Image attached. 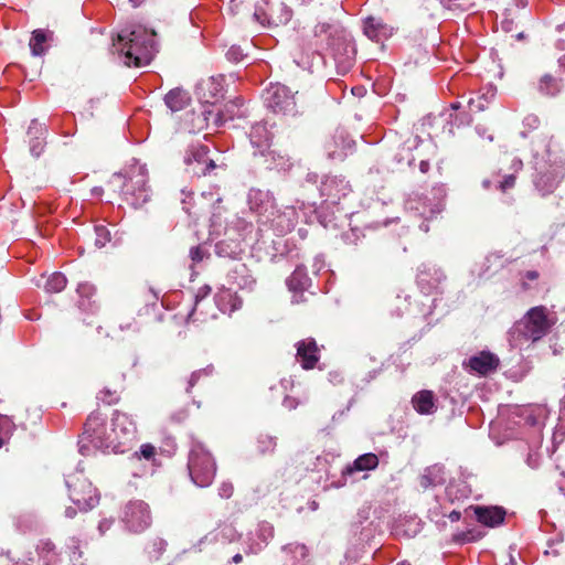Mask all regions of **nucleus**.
<instances>
[{
	"label": "nucleus",
	"instance_id": "20e7f679",
	"mask_svg": "<svg viewBox=\"0 0 565 565\" xmlns=\"http://www.w3.org/2000/svg\"><path fill=\"white\" fill-rule=\"evenodd\" d=\"M189 475L193 483L209 487L216 475V463L211 452L201 444L193 443L188 460Z\"/></svg>",
	"mask_w": 565,
	"mask_h": 565
},
{
	"label": "nucleus",
	"instance_id": "4c0bfd02",
	"mask_svg": "<svg viewBox=\"0 0 565 565\" xmlns=\"http://www.w3.org/2000/svg\"><path fill=\"white\" fill-rule=\"evenodd\" d=\"M95 245L98 248L104 247L110 241V232L104 225L95 226Z\"/></svg>",
	"mask_w": 565,
	"mask_h": 565
},
{
	"label": "nucleus",
	"instance_id": "c03bdc74",
	"mask_svg": "<svg viewBox=\"0 0 565 565\" xmlns=\"http://www.w3.org/2000/svg\"><path fill=\"white\" fill-rule=\"evenodd\" d=\"M226 57L228 61L237 63L243 60L244 54L239 46H231L226 52Z\"/></svg>",
	"mask_w": 565,
	"mask_h": 565
},
{
	"label": "nucleus",
	"instance_id": "4468645a",
	"mask_svg": "<svg viewBox=\"0 0 565 565\" xmlns=\"http://www.w3.org/2000/svg\"><path fill=\"white\" fill-rule=\"evenodd\" d=\"M435 192L437 196V201L435 203H430L427 198L419 199L418 201L411 200L408 202L409 209L417 211L425 220L439 214L444 210V198L446 193L443 186L435 189Z\"/></svg>",
	"mask_w": 565,
	"mask_h": 565
},
{
	"label": "nucleus",
	"instance_id": "ea45409f",
	"mask_svg": "<svg viewBox=\"0 0 565 565\" xmlns=\"http://www.w3.org/2000/svg\"><path fill=\"white\" fill-rule=\"evenodd\" d=\"M156 456V448L151 444H143L134 457L137 459L145 458L146 460H153Z\"/></svg>",
	"mask_w": 565,
	"mask_h": 565
},
{
	"label": "nucleus",
	"instance_id": "423d86ee",
	"mask_svg": "<svg viewBox=\"0 0 565 565\" xmlns=\"http://www.w3.org/2000/svg\"><path fill=\"white\" fill-rule=\"evenodd\" d=\"M110 183L121 184L124 199L136 209L141 207L150 200L151 191L148 186L147 174L141 168L126 181L121 174H114Z\"/></svg>",
	"mask_w": 565,
	"mask_h": 565
},
{
	"label": "nucleus",
	"instance_id": "7c9ffc66",
	"mask_svg": "<svg viewBox=\"0 0 565 565\" xmlns=\"http://www.w3.org/2000/svg\"><path fill=\"white\" fill-rule=\"evenodd\" d=\"M76 291L81 298L78 300V307L83 310H89L92 308L90 299L96 292L95 286L89 282H81Z\"/></svg>",
	"mask_w": 565,
	"mask_h": 565
},
{
	"label": "nucleus",
	"instance_id": "cd10ccee",
	"mask_svg": "<svg viewBox=\"0 0 565 565\" xmlns=\"http://www.w3.org/2000/svg\"><path fill=\"white\" fill-rule=\"evenodd\" d=\"M445 469L440 465H434L426 468L420 476V486L424 489L443 484L445 482Z\"/></svg>",
	"mask_w": 565,
	"mask_h": 565
},
{
	"label": "nucleus",
	"instance_id": "37998d69",
	"mask_svg": "<svg viewBox=\"0 0 565 565\" xmlns=\"http://www.w3.org/2000/svg\"><path fill=\"white\" fill-rule=\"evenodd\" d=\"M98 398L104 403L111 405L119 399V395L116 391L103 390L98 394Z\"/></svg>",
	"mask_w": 565,
	"mask_h": 565
},
{
	"label": "nucleus",
	"instance_id": "c85d7f7f",
	"mask_svg": "<svg viewBox=\"0 0 565 565\" xmlns=\"http://www.w3.org/2000/svg\"><path fill=\"white\" fill-rule=\"evenodd\" d=\"M255 535L259 540L257 544H250L246 554H257L259 553L274 536V527L269 523H260L256 530Z\"/></svg>",
	"mask_w": 565,
	"mask_h": 565
},
{
	"label": "nucleus",
	"instance_id": "6ab92c4d",
	"mask_svg": "<svg viewBox=\"0 0 565 565\" xmlns=\"http://www.w3.org/2000/svg\"><path fill=\"white\" fill-rule=\"evenodd\" d=\"M443 278L444 274L429 264H423L418 268L417 282L424 292H428L431 288L437 287Z\"/></svg>",
	"mask_w": 565,
	"mask_h": 565
},
{
	"label": "nucleus",
	"instance_id": "69168bd1",
	"mask_svg": "<svg viewBox=\"0 0 565 565\" xmlns=\"http://www.w3.org/2000/svg\"><path fill=\"white\" fill-rule=\"evenodd\" d=\"M526 276L530 279H536L539 275L536 271H529Z\"/></svg>",
	"mask_w": 565,
	"mask_h": 565
},
{
	"label": "nucleus",
	"instance_id": "7ed1b4c3",
	"mask_svg": "<svg viewBox=\"0 0 565 565\" xmlns=\"http://www.w3.org/2000/svg\"><path fill=\"white\" fill-rule=\"evenodd\" d=\"M565 177V157L546 150V158L535 160L534 185L542 194L547 195L555 191Z\"/></svg>",
	"mask_w": 565,
	"mask_h": 565
},
{
	"label": "nucleus",
	"instance_id": "864d4df0",
	"mask_svg": "<svg viewBox=\"0 0 565 565\" xmlns=\"http://www.w3.org/2000/svg\"><path fill=\"white\" fill-rule=\"evenodd\" d=\"M448 518L451 522H457L460 520L461 513L459 511L454 510L449 513Z\"/></svg>",
	"mask_w": 565,
	"mask_h": 565
},
{
	"label": "nucleus",
	"instance_id": "dca6fc26",
	"mask_svg": "<svg viewBox=\"0 0 565 565\" xmlns=\"http://www.w3.org/2000/svg\"><path fill=\"white\" fill-rule=\"evenodd\" d=\"M319 358V348L315 339L308 338L297 343V360L300 362L302 369H313Z\"/></svg>",
	"mask_w": 565,
	"mask_h": 565
},
{
	"label": "nucleus",
	"instance_id": "bf43d9fd",
	"mask_svg": "<svg viewBox=\"0 0 565 565\" xmlns=\"http://www.w3.org/2000/svg\"><path fill=\"white\" fill-rule=\"evenodd\" d=\"M258 542H259V540H258L257 537L255 539V537H253V536H249V537H248V540H247V542H246L247 547H246L245 552L248 550V547H249V545H250V544H257Z\"/></svg>",
	"mask_w": 565,
	"mask_h": 565
},
{
	"label": "nucleus",
	"instance_id": "680f3d73",
	"mask_svg": "<svg viewBox=\"0 0 565 565\" xmlns=\"http://www.w3.org/2000/svg\"><path fill=\"white\" fill-rule=\"evenodd\" d=\"M345 51L348 53V61L350 62L352 60V57L349 55V53L353 54L354 53V47L351 46V45H348Z\"/></svg>",
	"mask_w": 565,
	"mask_h": 565
},
{
	"label": "nucleus",
	"instance_id": "c756f323",
	"mask_svg": "<svg viewBox=\"0 0 565 565\" xmlns=\"http://www.w3.org/2000/svg\"><path fill=\"white\" fill-rule=\"evenodd\" d=\"M191 100L189 93L181 88L171 89L164 97L166 105L172 111H179L185 108Z\"/></svg>",
	"mask_w": 565,
	"mask_h": 565
},
{
	"label": "nucleus",
	"instance_id": "f704fd0d",
	"mask_svg": "<svg viewBox=\"0 0 565 565\" xmlns=\"http://www.w3.org/2000/svg\"><path fill=\"white\" fill-rule=\"evenodd\" d=\"M276 438L266 434H260L256 440V450L259 455L271 454L276 448Z\"/></svg>",
	"mask_w": 565,
	"mask_h": 565
},
{
	"label": "nucleus",
	"instance_id": "2eb2a0df",
	"mask_svg": "<svg viewBox=\"0 0 565 565\" xmlns=\"http://www.w3.org/2000/svg\"><path fill=\"white\" fill-rule=\"evenodd\" d=\"M499 363V358L495 354L482 351L469 358L465 365L469 369V372H473L479 375H488L498 369Z\"/></svg>",
	"mask_w": 565,
	"mask_h": 565
},
{
	"label": "nucleus",
	"instance_id": "5fc2aeb1",
	"mask_svg": "<svg viewBox=\"0 0 565 565\" xmlns=\"http://www.w3.org/2000/svg\"><path fill=\"white\" fill-rule=\"evenodd\" d=\"M430 168V164L427 160H422L420 163H419V170L423 172V173H426L428 172Z\"/></svg>",
	"mask_w": 565,
	"mask_h": 565
},
{
	"label": "nucleus",
	"instance_id": "473e14b6",
	"mask_svg": "<svg viewBox=\"0 0 565 565\" xmlns=\"http://www.w3.org/2000/svg\"><path fill=\"white\" fill-rule=\"evenodd\" d=\"M212 288L209 285H204L200 287L194 296V306L191 312L188 315L189 321H198L200 318L198 317V312L200 310V306L202 301L210 296Z\"/></svg>",
	"mask_w": 565,
	"mask_h": 565
},
{
	"label": "nucleus",
	"instance_id": "aec40b11",
	"mask_svg": "<svg viewBox=\"0 0 565 565\" xmlns=\"http://www.w3.org/2000/svg\"><path fill=\"white\" fill-rule=\"evenodd\" d=\"M239 533L233 524H221L216 530L206 534L202 542L230 544L239 539Z\"/></svg>",
	"mask_w": 565,
	"mask_h": 565
},
{
	"label": "nucleus",
	"instance_id": "e2e57ef3",
	"mask_svg": "<svg viewBox=\"0 0 565 565\" xmlns=\"http://www.w3.org/2000/svg\"><path fill=\"white\" fill-rule=\"evenodd\" d=\"M242 559H243V557H242V555H241L239 553H237V554H235V555L233 556V562H234L235 564L241 563V562H242Z\"/></svg>",
	"mask_w": 565,
	"mask_h": 565
},
{
	"label": "nucleus",
	"instance_id": "4d7b16f0",
	"mask_svg": "<svg viewBox=\"0 0 565 565\" xmlns=\"http://www.w3.org/2000/svg\"><path fill=\"white\" fill-rule=\"evenodd\" d=\"M109 526H110V522H108V521H103V522H100V523H99V525H98V530L100 531V533H104V531H105L106 529H108Z\"/></svg>",
	"mask_w": 565,
	"mask_h": 565
},
{
	"label": "nucleus",
	"instance_id": "f257e3e1",
	"mask_svg": "<svg viewBox=\"0 0 565 565\" xmlns=\"http://www.w3.org/2000/svg\"><path fill=\"white\" fill-rule=\"evenodd\" d=\"M114 47L127 66L141 67L149 64L154 54V33L137 26L118 34Z\"/></svg>",
	"mask_w": 565,
	"mask_h": 565
},
{
	"label": "nucleus",
	"instance_id": "1a4fd4ad",
	"mask_svg": "<svg viewBox=\"0 0 565 565\" xmlns=\"http://www.w3.org/2000/svg\"><path fill=\"white\" fill-rule=\"evenodd\" d=\"M265 103L276 114L296 113L295 97L288 87L281 84L270 85L265 93Z\"/></svg>",
	"mask_w": 565,
	"mask_h": 565
},
{
	"label": "nucleus",
	"instance_id": "774afa93",
	"mask_svg": "<svg viewBox=\"0 0 565 565\" xmlns=\"http://www.w3.org/2000/svg\"><path fill=\"white\" fill-rule=\"evenodd\" d=\"M298 4H306L309 3L311 0H294Z\"/></svg>",
	"mask_w": 565,
	"mask_h": 565
},
{
	"label": "nucleus",
	"instance_id": "2f4dec72",
	"mask_svg": "<svg viewBox=\"0 0 565 565\" xmlns=\"http://www.w3.org/2000/svg\"><path fill=\"white\" fill-rule=\"evenodd\" d=\"M49 40V33L44 30H35L30 40V49L33 55H42L46 51L45 43Z\"/></svg>",
	"mask_w": 565,
	"mask_h": 565
},
{
	"label": "nucleus",
	"instance_id": "de8ad7c7",
	"mask_svg": "<svg viewBox=\"0 0 565 565\" xmlns=\"http://www.w3.org/2000/svg\"><path fill=\"white\" fill-rule=\"evenodd\" d=\"M526 463L532 469H535L540 466V456L536 452H530L526 457Z\"/></svg>",
	"mask_w": 565,
	"mask_h": 565
},
{
	"label": "nucleus",
	"instance_id": "79ce46f5",
	"mask_svg": "<svg viewBox=\"0 0 565 565\" xmlns=\"http://www.w3.org/2000/svg\"><path fill=\"white\" fill-rule=\"evenodd\" d=\"M213 115L212 110L204 109L202 113L194 119L193 129L202 130L209 125V116Z\"/></svg>",
	"mask_w": 565,
	"mask_h": 565
},
{
	"label": "nucleus",
	"instance_id": "393cba45",
	"mask_svg": "<svg viewBox=\"0 0 565 565\" xmlns=\"http://www.w3.org/2000/svg\"><path fill=\"white\" fill-rule=\"evenodd\" d=\"M215 303L223 313H232L241 307V300L231 289L221 288L215 295Z\"/></svg>",
	"mask_w": 565,
	"mask_h": 565
},
{
	"label": "nucleus",
	"instance_id": "0eeeda50",
	"mask_svg": "<svg viewBox=\"0 0 565 565\" xmlns=\"http://www.w3.org/2000/svg\"><path fill=\"white\" fill-rule=\"evenodd\" d=\"M70 499L82 511L93 509L99 501V495L92 482L82 473L70 475L66 479Z\"/></svg>",
	"mask_w": 565,
	"mask_h": 565
},
{
	"label": "nucleus",
	"instance_id": "5701e85b",
	"mask_svg": "<svg viewBox=\"0 0 565 565\" xmlns=\"http://www.w3.org/2000/svg\"><path fill=\"white\" fill-rule=\"evenodd\" d=\"M563 88V81L558 77L553 76L552 74H543L536 84L537 92L547 97L557 96Z\"/></svg>",
	"mask_w": 565,
	"mask_h": 565
},
{
	"label": "nucleus",
	"instance_id": "f03ea898",
	"mask_svg": "<svg viewBox=\"0 0 565 565\" xmlns=\"http://www.w3.org/2000/svg\"><path fill=\"white\" fill-rule=\"evenodd\" d=\"M557 316L545 306L531 308L514 326V333L524 340L540 341L557 323Z\"/></svg>",
	"mask_w": 565,
	"mask_h": 565
},
{
	"label": "nucleus",
	"instance_id": "13d9d810",
	"mask_svg": "<svg viewBox=\"0 0 565 565\" xmlns=\"http://www.w3.org/2000/svg\"><path fill=\"white\" fill-rule=\"evenodd\" d=\"M92 193L94 196H100L103 194V188L100 186H95L92 189Z\"/></svg>",
	"mask_w": 565,
	"mask_h": 565
},
{
	"label": "nucleus",
	"instance_id": "6e6552de",
	"mask_svg": "<svg viewBox=\"0 0 565 565\" xmlns=\"http://www.w3.org/2000/svg\"><path fill=\"white\" fill-rule=\"evenodd\" d=\"M110 428L107 429L105 420L99 413H92L84 424V431L82 435V447H86L87 444L92 445L96 449L104 451H110Z\"/></svg>",
	"mask_w": 565,
	"mask_h": 565
},
{
	"label": "nucleus",
	"instance_id": "4be33fe9",
	"mask_svg": "<svg viewBox=\"0 0 565 565\" xmlns=\"http://www.w3.org/2000/svg\"><path fill=\"white\" fill-rule=\"evenodd\" d=\"M364 33L369 39L380 41L392 34V28L385 24L381 19L369 17L364 21Z\"/></svg>",
	"mask_w": 565,
	"mask_h": 565
},
{
	"label": "nucleus",
	"instance_id": "58836bf2",
	"mask_svg": "<svg viewBox=\"0 0 565 565\" xmlns=\"http://www.w3.org/2000/svg\"><path fill=\"white\" fill-rule=\"evenodd\" d=\"M212 372H213L212 365H209L207 367L194 371L189 379L186 392H190L202 376H209Z\"/></svg>",
	"mask_w": 565,
	"mask_h": 565
},
{
	"label": "nucleus",
	"instance_id": "a18cd8bd",
	"mask_svg": "<svg viewBox=\"0 0 565 565\" xmlns=\"http://www.w3.org/2000/svg\"><path fill=\"white\" fill-rule=\"evenodd\" d=\"M234 487L232 482L224 481L218 487V495L223 499H228L233 495Z\"/></svg>",
	"mask_w": 565,
	"mask_h": 565
},
{
	"label": "nucleus",
	"instance_id": "338daca9",
	"mask_svg": "<svg viewBox=\"0 0 565 565\" xmlns=\"http://www.w3.org/2000/svg\"><path fill=\"white\" fill-rule=\"evenodd\" d=\"M214 119H215V125L216 126H220L222 124V119H221V117L217 114L214 115Z\"/></svg>",
	"mask_w": 565,
	"mask_h": 565
},
{
	"label": "nucleus",
	"instance_id": "09e8293b",
	"mask_svg": "<svg viewBox=\"0 0 565 565\" xmlns=\"http://www.w3.org/2000/svg\"><path fill=\"white\" fill-rule=\"evenodd\" d=\"M515 183V177L510 174L508 177L504 178V180L502 182H500V189L502 191H505L508 189H511Z\"/></svg>",
	"mask_w": 565,
	"mask_h": 565
},
{
	"label": "nucleus",
	"instance_id": "603ef678",
	"mask_svg": "<svg viewBox=\"0 0 565 565\" xmlns=\"http://www.w3.org/2000/svg\"><path fill=\"white\" fill-rule=\"evenodd\" d=\"M284 406L288 409H294V408H296L297 403L292 397H286L284 399Z\"/></svg>",
	"mask_w": 565,
	"mask_h": 565
},
{
	"label": "nucleus",
	"instance_id": "412c9836",
	"mask_svg": "<svg viewBox=\"0 0 565 565\" xmlns=\"http://www.w3.org/2000/svg\"><path fill=\"white\" fill-rule=\"evenodd\" d=\"M477 520L487 526H497L504 521L505 511L499 507H477Z\"/></svg>",
	"mask_w": 565,
	"mask_h": 565
},
{
	"label": "nucleus",
	"instance_id": "a19ab883",
	"mask_svg": "<svg viewBox=\"0 0 565 565\" xmlns=\"http://www.w3.org/2000/svg\"><path fill=\"white\" fill-rule=\"evenodd\" d=\"M488 103L489 100L484 96H478L468 100V107L473 113L482 111L487 108Z\"/></svg>",
	"mask_w": 565,
	"mask_h": 565
},
{
	"label": "nucleus",
	"instance_id": "49530a36",
	"mask_svg": "<svg viewBox=\"0 0 565 565\" xmlns=\"http://www.w3.org/2000/svg\"><path fill=\"white\" fill-rule=\"evenodd\" d=\"M190 257L193 264L200 263L205 257V252L200 246L190 249Z\"/></svg>",
	"mask_w": 565,
	"mask_h": 565
},
{
	"label": "nucleus",
	"instance_id": "8fccbe9b",
	"mask_svg": "<svg viewBox=\"0 0 565 565\" xmlns=\"http://www.w3.org/2000/svg\"><path fill=\"white\" fill-rule=\"evenodd\" d=\"M524 121H525V125H527L529 127H532V128H536L540 124L539 118L534 115L527 116Z\"/></svg>",
	"mask_w": 565,
	"mask_h": 565
},
{
	"label": "nucleus",
	"instance_id": "6e6d98bb",
	"mask_svg": "<svg viewBox=\"0 0 565 565\" xmlns=\"http://www.w3.org/2000/svg\"><path fill=\"white\" fill-rule=\"evenodd\" d=\"M76 514V510L73 509L72 507H68L65 509V516L68 518V519H72L74 518Z\"/></svg>",
	"mask_w": 565,
	"mask_h": 565
},
{
	"label": "nucleus",
	"instance_id": "b1692460",
	"mask_svg": "<svg viewBox=\"0 0 565 565\" xmlns=\"http://www.w3.org/2000/svg\"><path fill=\"white\" fill-rule=\"evenodd\" d=\"M28 135L30 137V151L33 156L39 157L44 149L46 129L36 120H32Z\"/></svg>",
	"mask_w": 565,
	"mask_h": 565
},
{
	"label": "nucleus",
	"instance_id": "39448f33",
	"mask_svg": "<svg viewBox=\"0 0 565 565\" xmlns=\"http://www.w3.org/2000/svg\"><path fill=\"white\" fill-rule=\"evenodd\" d=\"M137 440V426L134 419L126 413L115 411L110 422L111 452H126Z\"/></svg>",
	"mask_w": 565,
	"mask_h": 565
},
{
	"label": "nucleus",
	"instance_id": "a211bd4d",
	"mask_svg": "<svg viewBox=\"0 0 565 565\" xmlns=\"http://www.w3.org/2000/svg\"><path fill=\"white\" fill-rule=\"evenodd\" d=\"M379 457L373 452H367L359 456L351 465H348L343 471L342 477L347 480L355 472L371 471L377 468Z\"/></svg>",
	"mask_w": 565,
	"mask_h": 565
},
{
	"label": "nucleus",
	"instance_id": "3c124183",
	"mask_svg": "<svg viewBox=\"0 0 565 565\" xmlns=\"http://www.w3.org/2000/svg\"><path fill=\"white\" fill-rule=\"evenodd\" d=\"M419 138L417 136L413 137V138H409L406 143H407V149L411 150L413 148H417V146L419 145Z\"/></svg>",
	"mask_w": 565,
	"mask_h": 565
},
{
	"label": "nucleus",
	"instance_id": "052dcab7",
	"mask_svg": "<svg viewBox=\"0 0 565 565\" xmlns=\"http://www.w3.org/2000/svg\"><path fill=\"white\" fill-rule=\"evenodd\" d=\"M512 166H513L514 170H520L522 168L523 163L520 159H514Z\"/></svg>",
	"mask_w": 565,
	"mask_h": 565
},
{
	"label": "nucleus",
	"instance_id": "72a5a7b5",
	"mask_svg": "<svg viewBox=\"0 0 565 565\" xmlns=\"http://www.w3.org/2000/svg\"><path fill=\"white\" fill-rule=\"evenodd\" d=\"M308 280L309 278L303 268L297 267L287 279V285L290 290H302L306 287Z\"/></svg>",
	"mask_w": 565,
	"mask_h": 565
},
{
	"label": "nucleus",
	"instance_id": "a878e982",
	"mask_svg": "<svg viewBox=\"0 0 565 565\" xmlns=\"http://www.w3.org/2000/svg\"><path fill=\"white\" fill-rule=\"evenodd\" d=\"M412 403L414 408L419 414H433L436 411V403H435V395L431 391H420L416 393L413 398Z\"/></svg>",
	"mask_w": 565,
	"mask_h": 565
},
{
	"label": "nucleus",
	"instance_id": "c9c22d12",
	"mask_svg": "<svg viewBox=\"0 0 565 565\" xmlns=\"http://www.w3.org/2000/svg\"><path fill=\"white\" fill-rule=\"evenodd\" d=\"M67 284L66 277L62 273L52 274L45 284V289L49 292H60Z\"/></svg>",
	"mask_w": 565,
	"mask_h": 565
},
{
	"label": "nucleus",
	"instance_id": "9b49d317",
	"mask_svg": "<svg viewBox=\"0 0 565 565\" xmlns=\"http://www.w3.org/2000/svg\"><path fill=\"white\" fill-rule=\"evenodd\" d=\"M209 148L198 143L189 147L184 154V163L192 167V172L196 175H205L216 168L214 160L207 157Z\"/></svg>",
	"mask_w": 565,
	"mask_h": 565
},
{
	"label": "nucleus",
	"instance_id": "e433bc0d",
	"mask_svg": "<svg viewBox=\"0 0 565 565\" xmlns=\"http://www.w3.org/2000/svg\"><path fill=\"white\" fill-rule=\"evenodd\" d=\"M166 547L167 542L160 537H156L147 544L146 551L150 559L157 561L163 554Z\"/></svg>",
	"mask_w": 565,
	"mask_h": 565
},
{
	"label": "nucleus",
	"instance_id": "0e129e2a",
	"mask_svg": "<svg viewBox=\"0 0 565 565\" xmlns=\"http://www.w3.org/2000/svg\"><path fill=\"white\" fill-rule=\"evenodd\" d=\"M145 0H129L132 7H139Z\"/></svg>",
	"mask_w": 565,
	"mask_h": 565
},
{
	"label": "nucleus",
	"instance_id": "f3484780",
	"mask_svg": "<svg viewBox=\"0 0 565 565\" xmlns=\"http://www.w3.org/2000/svg\"><path fill=\"white\" fill-rule=\"evenodd\" d=\"M280 558L284 565H308V548L299 543L288 544L281 548Z\"/></svg>",
	"mask_w": 565,
	"mask_h": 565
},
{
	"label": "nucleus",
	"instance_id": "9d476101",
	"mask_svg": "<svg viewBox=\"0 0 565 565\" xmlns=\"http://www.w3.org/2000/svg\"><path fill=\"white\" fill-rule=\"evenodd\" d=\"M262 2L267 7V9L262 4H258L254 13L255 19L260 24L278 26L290 21L292 12L284 2L276 1L269 3L267 0H262Z\"/></svg>",
	"mask_w": 565,
	"mask_h": 565
},
{
	"label": "nucleus",
	"instance_id": "ddd939ff",
	"mask_svg": "<svg viewBox=\"0 0 565 565\" xmlns=\"http://www.w3.org/2000/svg\"><path fill=\"white\" fill-rule=\"evenodd\" d=\"M224 77L217 76V77H209L205 81H202L196 86V93L199 98L204 104L213 105L215 104L220 98L224 96V87H223Z\"/></svg>",
	"mask_w": 565,
	"mask_h": 565
},
{
	"label": "nucleus",
	"instance_id": "f8f14e48",
	"mask_svg": "<svg viewBox=\"0 0 565 565\" xmlns=\"http://www.w3.org/2000/svg\"><path fill=\"white\" fill-rule=\"evenodd\" d=\"M150 511L142 501L127 504L124 513V522L134 532H141L150 525Z\"/></svg>",
	"mask_w": 565,
	"mask_h": 565
},
{
	"label": "nucleus",
	"instance_id": "bb28decb",
	"mask_svg": "<svg viewBox=\"0 0 565 565\" xmlns=\"http://www.w3.org/2000/svg\"><path fill=\"white\" fill-rule=\"evenodd\" d=\"M249 139L252 145L263 152L269 146L271 132L265 122H257L250 129Z\"/></svg>",
	"mask_w": 565,
	"mask_h": 565
}]
</instances>
